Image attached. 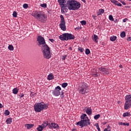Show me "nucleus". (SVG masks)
Wrapping results in <instances>:
<instances>
[{"label":"nucleus","instance_id":"obj_41","mask_svg":"<svg viewBox=\"0 0 131 131\" xmlns=\"http://www.w3.org/2000/svg\"><path fill=\"white\" fill-rule=\"evenodd\" d=\"M66 58H67V55H64L62 57V60H64L66 59Z\"/></svg>","mask_w":131,"mask_h":131},{"label":"nucleus","instance_id":"obj_5","mask_svg":"<svg viewBox=\"0 0 131 131\" xmlns=\"http://www.w3.org/2000/svg\"><path fill=\"white\" fill-rule=\"evenodd\" d=\"M49 108V105L43 102L36 103L34 105V110L36 112H41L43 110H47Z\"/></svg>","mask_w":131,"mask_h":131},{"label":"nucleus","instance_id":"obj_24","mask_svg":"<svg viewBox=\"0 0 131 131\" xmlns=\"http://www.w3.org/2000/svg\"><path fill=\"white\" fill-rule=\"evenodd\" d=\"M103 131H111V126L110 125L107 126V127L105 128Z\"/></svg>","mask_w":131,"mask_h":131},{"label":"nucleus","instance_id":"obj_15","mask_svg":"<svg viewBox=\"0 0 131 131\" xmlns=\"http://www.w3.org/2000/svg\"><path fill=\"white\" fill-rule=\"evenodd\" d=\"M49 121H45L41 125L43 128H46L47 126H49Z\"/></svg>","mask_w":131,"mask_h":131},{"label":"nucleus","instance_id":"obj_37","mask_svg":"<svg viewBox=\"0 0 131 131\" xmlns=\"http://www.w3.org/2000/svg\"><path fill=\"white\" fill-rule=\"evenodd\" d=\"M80 23L81 25H86V21L85 20H82Z\"/></svg>","mask_w":131,"mask_h":131},{"label":"nucleus","instance_id":"obj_39","mask_svg":"<svg viewBox=\"0 0 131 131\" xmlns=\"http://www.w3.org/2000/svg\"><path fill=\"white\" fill-rule=\"evenodd\" d=\"M23 7L24 9H28V4H25L23 5Z\"/></svg>","mask_w":131,"mask_h":131},{"label":"nucleus","instance_id":"obj_49","mask_svg":"<svg viewBox=\"0 0 131 131\" xmlns=\"http://www.w3.org/2000/svg\"><path fill=\"white\" fill-rule=\"evenodd\" d=\"M127 40L128 41H130V40H131L130 37H129L127 39Z\"/></svg>","mask_w":131,"mask_h":131},{"label":"nucleus","instance_id":"obj_40","mask_svg":"<svg viewBox=\"0 0 131 131\" xmlns=\"http://www.w3.org/2000/svg\"><path fill=\"white\" fill-rule=\"evenodd\" d=\"M120 3H121V4H122V5H123L124 6H125V5H126V3H125V2H124V1L121 0Z\"/></svg>","mask_w":131,"mask_h":131},{"label":"nucleus","instance_id":"obj_50","mask_svg":"<svg viewBox=\"0 0 131 131\" xmlns=\"http://www.w3.org/2000/svg\"><path fill=\"white\" fill-rule=\"evenodd\" d=\"M3 104H2V103H0V109L1 108H3Z\"/></svg>","mask_w":131,"mask_h":131},{"label":"nucleus","instance_id":"obj_10","mask_svg":"<svg viewBox=\"0 0 131 131\" xmlns=\"http://www.w3.org/2000/svg\"><path fill=\"white\" fill-rule=\"evenodd\" d=\"M61 90L62 89H61V87H60V86H56L54 90L52 91V95L53 96H55V97H59V96L61 95V92H60Z\"/></svg>","mask_w":131,"mask_h":131},{"label":"nucleus","instance_id":"obj_28","mask_svg":"<svg viewBox=\"0 0 131 131\" xmlns=\"http://www.w3.org/2000/svg\"><path fill=\"white\" fill-rule=\"evenodd\" d=\"M42 129H43V128L40 125H38V127L37 128V130L38 131H42Z\"/></svg>","mask_w":131,"mask_h":131},{"label":"nucleus","instance_id":"obj_56","mask_svg":"<svg viewBox=\"0 0 131 131\" xmlns=\"http://www.w3.org/2000/svg\"><path fill=\"white\" fill-rule=\"evenodd\" d=\"M129 131H131V129H130L129 130Z\"/></svg>","mask_w":131,"mask_h":131},{"label":"nucleus","instance_id":"obj_17","mask_svg":"<svg viewBox=\"0 0 131 131\" xmlns=\"http://www.w3.org/2000/svg\"><path fill=\"white\" fill-rule=\"evenodd\" d=\"M6 122L7 124H11L13 122V119L12 118H8L6 119Z\"/></svg>","mask_w":131,"mask_h":131},{"label":"nucleus","instance_id":"obj_13","mask_svg":"<svg viewBox=\"0 0 131 131\" xmlns=\"http://www.w3.org/2000/svg\"><path fill=\"white\" fill-rule=\"evenodd\" d=\"M111 2L114 4V5H115V6H118V7H121L122 6V4L116 0H111Z\"/></svg>","mask_w":131,"mask_h":131},{"label":"nucleus","instance_id":"obj_20","mask_svg":"<svg viewBox=\"0 0 131 131\" xmlns=\"http://www.w3.org/2000/svg\"><path fill=\"white\" fill-rule=\"evenodd\" d=\"M19 92V90H18V88H14L12 90V93L14 94V95H17L18 93Z\"/></svg>","mask_w":131,"mask_h":131},{"label":"nucleus","instance_id":"obj_14","mask_svg":"<svg viewBox=\"0 0 131 131\" xmlns=\"http://www.w3.org/2000/svg\"><path fill=\"white\" fill-rule=\"evenodd\" d=\"M25 127H27V129H30V128H32L34 126V124H26L25 125Z\"/></svg>","mask_w":131,"mask_h":131},{"label":"nucleus","instance_id":"obj_29","mask_svg":"<svg viewBox=\"0 0 131 131\" xmlns=\"http://www.w3.org/2000/svg\"><path fill=\"white\" fill-rule=\"evenodd\" d=\"M100 117H101V115L100 114H97L94 116V119H95V120H97V119H99Z\"/></svg>","mask_w":131,"mask_h":131},{"label":"nucleus","instance_id":"obj_55","mask_svg":"<svg viewBox=\"0 0 131 131\" xmlns=\"http://www.w3.org/2000/svg\"><path fill=\"white\" fill-rule=\"evenodd\" d=\"M125 8H127V6H125Z\"/></svg>","mask_w":131,"mask_h":131},{"label":"nucleus","instance_id":"obj_11","mask_svg":"<svg viewBox=\"0 0 131 131\" xmlns=\"http://www.w3.org/2000/svg\"><path fill=\"white\" fill-rule=\"evenodd\" d=\"M48 127L50 129H53V128H54V129H59V125H58V124L55 122H51L49 123Z\"/></svg>","mask_w":131,"mask_h":131},{"label":"nucleus","instance_id":"obj_26","mask_svg":"<svg viewBox=\"0 0 131 131\" xmlns=\"http://www.w3.org/2000/svg\"><path fill=\"white\" fill-rule=\"evenodd\" d=\"M8 49L9 51H14V46H13V45H9Z\"/></svg>","mask_w":131,"mask_h":131},{"label":"nucleus","instance_id":"obj_8","mask_svg":"<svg viewBox=\"0 0 131 131\" xmlns=\"http://www.w3.org/2000/svg\"><path fill=\"white\" fill-rule=\"evenodd\" d=\"M125 102L124 108L125 110H128L131 107V94L126 95L125 97Z\"/></svg>","mask_w":131,"mask_h":131},{"label":"nucleus","instance_id":"obj_51","mask_svg":"<svg viewBox=\"0 0 131 131\" xmlns=\"http://www.w3.org/2000/svg\"><path fill=\"white\" fill-rule=\"evenodd\" d=\"M82 2H84V4H85V3H86V1H85V0H81Z\"/></svg>","mask_w":131,"mask_h":131},{"label":"nucleus","instance_id":"obj_34","mask_svg":"<svg viewBox=\"0 0 131 131\" xmlns=\"http://www.w3.org/2000/svg\"><path fill=\"white\" fill-rule=\"evenodd\" d=\"M108 19L110 20V21H114V18H113V16L112 15H110L108 16Z\"/></svg>","mask_w":131,"mask_h":131},{"label":"nucleus","instance_id":"obj_2","mask_svg":"<svg viewBox=\"0 0 131 131\" xmlns=\"http://www.w3.org/2000/svg\"><path fill=\"white\" fill-rule=\"evenodd\" d=\"M37 41L39 43L38 46L41 48V51L44 58L47 59H51V57H52L51 48L46 43L45 38L39 35L37 37Z\"/></svg>","mask_w":131,"mask_h":131},{"label":"nucleus","instance_id":"obj_36","mask_svg":"<svg viewBox=\"0 0 131 131\" xmlns=\"http://www.w3.org/2000/svg\"><path fill=\"white\" fill-rule=\"evenodd\" d=\"M12 15H13V17H14V18H17V12L14 11L13 12V14Z\"/></svg>","mask_w":131,"mask_h":131},{"label":"nucleus","instance_id":"obj_12","mask_svg":"<svg viewBox=\"0 0 131 131\" xmlns=\"http://www.w3.org/2000/svg\"><path fill=\"white\" fill-rule=\"evenodd\" d=\"M98 69L99 71H100L101 72H102V73H103V74H104V75L109 74V71L107 69H106L104 67H100Z\"/></svg>","mask_w":131,"mask_h":131},{"label":"nucleus","instance_id":"obj_48","mask_svg":"<svg viewBox=\"0 0 131 131\" xmlns=\"http://www.w3.org/2000/svg\"><path fill=\"white\" fill-rule=\"evenodd\" d=\"M119 125H123L124 123H122V122H119Z\"/></svg>","mask_w":131,"mask_h":131},{"label":"nucleus","instance_id":"obj_33","mask_svg":"<svg viewBox=\"0 0 131 131\" xmlns=\"http://www.w3.org/2000/svg\"><path fill=\"white\" fill-rule=\"evenodd\" d=\"M67 85H68V83H66V82L63 83L61 84V86H62V88H63V89H65V88H66V86H67Z\"/></svg>","mask_w":131,"mask_h":131},{"label":"nucleus","instance_id":"obj_53","mask_svg":"<svg viewBox=\"0 0 131 131\" xmlns=\"http://www.w3.org/2000/svg\"><path fill=\"white\" fill-rule=\"evenodd\" d=\"M119 67H120V68H121L122 67V65L120 64V65H119Z\"/></svg>","mask_w":131,"mask_h":131},{"label":"nucleus","instance_id":"obj_58","mask_svg":"<svg viewBox=\"0 0 131 131\" xmlns=\"http://www.w3.org/2000/svg\"><path fill=\"white\" fill-rule=\"evenodd\" d=\"M130 1V2H131V0H129Z\"/></svg>","mask_w":131,"mask_h":131},{"label":"nucleus","instance_id":"obj_43","mask_svg":"<svg viewBox=\"0 0 131 131\" xmlns=\"http://www.w3.org/2000/svg\"><path fill=\"white\" fill-rule=\"evenodd\" d=\"M24 96V94H20V95H19V99H21V98H23Z\"/></svg>","mask_w":131,"mask_h":131},{"label":"nucleus","instance_id":"obj_19","mask_svg":"<svg viewBox=\"0 0 131 131\" xmlns=\"http://www.w3.org/2000/svg\"><path fill=\"white\" fill-rule=\"evenodd\" d=\"M99 38V37H98V35L94 34V37L93 38V40H94V41H95V42L98 43V39Z\"/></svg>","mask_w":131,"mask_h":131},{"label":"nucleus","instance_id":"obj_42","mask_svg":"<svg viewBox=\"0 0 131 131\" xmlns=\"http://www.w3.org/2000/svg\"><path fill=\"white\" fill-rule=\"evenodd\" d=\"M49 40H50V41H51V42H52L53 43L55 42V40L54 39H49Z\"/></svg>","mask_w":131,"mask_h":131},{"label":"nucleus","instance_id":"obj_57","mask_svg":"<svg viewBox=\"0 0 131 131\" xmlns=\"http://www.w3.org/2000/svg\"><path fill=\"white\" fill-rule=\"evenodd\" d=\"M101 1H102V2L104 1V0H101Z\"/></svg>","mask_w":131,"mask_h":131},{"label":"nucleus","instance_id":"obj_54","mask_svg":"<svg viewBox=\"0 0 131 131\" xmlns=\"http://www.w3.org/2000/svg\"><path fill=\"white\" fill-rule=\"evenodd\" d=\"M75 129H74V128H73L72 130V131H75Z\"/></svg>","mask_w":131,"mask_h":131},{"label":"nucleus","instance_id":"obj_18","mask_svg":"<svg viewBox=\"0 0 131 131\" xmlns=\"http://www.w3.org/2000/svg\"><path fill=\"white\" fill-rule=\"evenodd\" d=\"M92 108H90L89 107L87 108L86 110V113L88 115H92Z\"/></svg>","mask_w":131,"mask_h":131},{"label":"nucleus","instance_id":"obj_35","mask_svg":"<svg viewBox=\"0 0 131 131\" xmlns=\"http://www.w3.org/2000/svg\"><path fill=\"white\" fill-rule=\"evenodd\" d=\"M95 126L97 127V129L98 131H101V129H100V126H99V124L96 123Z\"/></svg>","mask_w":131,"mask_h":131},{"label":"nucleus","instance_id":"obj_22","mask_svg":"<svg viewBox=\"0 0 131 131\" xmlns=\"http://www.w3.org/2000/svg\"><path fill=\"white\" fill-rule=\"evenodd\" d=\"M116 39H117V37L116 36H112L110 37V40L111 41H115V40H116Z\"/></svg>","mask_w":131,"mask_h":131},{"label":"nucleus","instance_id":"obj_16","mask_svg":"<svg viewBox=\"0 0 131 131\" xmlns=\"http://www.w3.org/2000/svg\"><path fill=\"white\" fill-rule=\"evenodd\" d=\"M104 12H105L104 9H99V11L97 12V16H101L102 14H104Z\"/></svg>","mask_w":131,"mask_h":131},{"label":"nucleus","instance_id":"obj_23","mask_svg":"<svg viewBox=\"0 0 131 131\" xmlns=\"http://www.w3.org/2000/svg\"><path fill=\"white\" fill-rule=\"evenodd\" d=\"M126 116H128L129 117L130 116V114L128 112L124 113L123 114V117H126Z\"/></svg>","mask_w":131,"mask_h":131},{"label":"nucleus","instance_id":"obj_27","mask_svg":"<svg viewBox=\"0 0 131 131\" xmlns=\"http://www.w3.org/2000/svg\"><path fill=\"white\" fill-rule=\"evenodd\" d=\"M4 114L6 116H8L10 115V111L8 110H5V112H4Z\"/></svg>","mask_w":131,"mask_h":131},{"label":"nucleus","instance_id":"obj_44","mask_svg":"<svg viewBox=\"0 0 131 131\" xmlns=\"http://www.w3.org/2000/svg\"><path fill=\"white\" fill-rule=\"evenodd\" d=\"M127 20H128V19H127V18H126L123 19V23H125V22H126V21H127Z\"/></svg>","mask_w":131,"mask_h":131},{"label":"nucleus","instance_id":"obj_7","mask_svg":"<svg viewBox=\"0 0 131 131\" xmlns=\"http://www.w3.org/2000/svg\"><path fill=\"white\" fill-rule=\"evenodd\" d=\"M74 38H75V36L70 33H63L59 36V39L62 41H64V40L67 41L71 39H74Z\"/></svg>","mask_w":131,"mask_h":131},{"label":"nucleus","instance_id":"obj_32","mask_svg":"<svg viewBox=\"0 0 131 131\" xmlns=\"http://www.w3.org/2000/svg\"><path fill=\"white\" fill-rule=\"evenodd\" d=\"M40 7H41V8L46 9V8H47V3L41 4L40 5Z\"/></svg>","mask_w":131,"mask_h":131},{"label":"nucleus","instance_id":"obj_47","mask_svg":"<svg viewBox=\"0 0 131 131\" xmlns=\"http://www.w3.org/2000/svg\"><path fill=\"white\" fill-rule=\"evenodd\" d=\"M93 18L94 20H96V15L94 14L92 15Z\"/></svg>","mask_w":131,"mask_h":131},{"label":"nucleus","instance_id":"obj_30","mask_svg":"<svg viewBox=\"0 0 131 131\" xmlns=\"http://www.w3.org/2000/svg\"><path fill=\"white\" fill-rule=\"evenodd\" d=\"M78 50L80 52V53H83V52H84V49L80 47L78 48Z\"/></svg>","mask_w":131,"mask_h":131},{"label":"nucleus","instance_id":"obj_1","mask_svg":"<svg viewBox=\"0 0 131 131\" xmlns=\"http://www.w3.org/2000/svg\"><path fill=\"white\" fill-rule=\"evenodd\" d=\"M58 2L60 6L62 14H65V12L67 13L68 12V10H72L73 11L79 10L81 6L80 3L75 0L68 1L67 4L66 0H58Z\"/></svg>","mask_w":131,"mask_h":131},{"label":"nucleus","instance_id":"obj_21","mask_svg":"<svg viewBox=\"0 0 131 131\" xmlns=\"http://www.w3.org/2000/svg\"><path fill=\"white\" fill-rule=\"evenodd\" d=\"M48 80H52V79H54V75H53V74H50L48 76Z\"/></svg>","mask_w":131,"mask_h":131},{"label":"nucleus","instance_id":"obj_9","mask_svg":"<svg viewBox=\"0 0 131 131\" xmlns=\"http://www.w3.org/2000/svg\"><path fill=\"white\" fill-rule=\"evenodd\" d=\"M60 23L59 24V27L63 31H66V24L65 20L64 19V16L62 15L60 16Z\"/></svg>","mask_w":131,"mask_h":131},{"label":"nucleus","instance_id":"obj_46","mask_svg":"<svg viewBox=\"0 0 131 131\" xmlns=\"http://www.w3.org/2000/svg\"><path fill=\"white\" fill-rule=\"evenodd\" d=\"M93 76H94V77H98V76H99V75H98V74H94Z\"/></svg>","mask_w":131,"mask_h":131},{"label":"nucleus","instance_id":"obj_3","mask_svg":"<svg viewBox=\"0 0 131 131\" xmlns=\"http://www.w3.org/2000/svg\"><path fill=\"white\" fill-rule=\"evenodd\" d=\"M33 17L35 18L40 23H46L48 20V16L45 12L41 11H35L33 13Z\"/></svg>","mask_w":131,"mask_h":131},{"label":"nucleus","instance_id":"obj_31","mask_svg":"<svg viewBox=\"0 0 131 131\" xmlns=\"http://www.w3.org/2000/svg\"><path fill=\"white\" fill-rule=\"evenodd\" d=\"M85 54H86V55H90V54H91V51L89 49H86L85 50Z\"/></svg>","mask_w":131,"mask_h":131},{"label":"nucleus","instance_id":"obj_45","mask_svg":"<svg viewBox=\"0 0 131 131\" xmlns=\"http://www.w3.org/2000/svg\"><path fill=\"white\" fill-rule=\"evenodd\" d=\"M123 125H126L127 126H129V123H124Z\"/></svg>","mask_w":131,"mask_h":131},{"label":"nucleus","instance_id":"obj_52","mask_svg":"<svg viewBox=\"0 0 131 131\" xmlns=\"http://www.w3.org/2000/svg\"><path fill=\"white\" fill-rule=\"evenodd\" d=\"M69 49L71 51H72V47H69Z\"/></svg>","mask_w":131,"mask_h":131},{"label":"nucleus","instance_id":"obj_4","mask_svg":"<svg viewBox=\"0 0 131 131\" xmlns=\"http://www.w3.org/2000/svg\"><path fill=\"white\" fill-rule=\"evenodd\" d=\"M81 120L77 122V125L80 126L81 128H82L83 126H88V125H91V120L89 119V117L85 114H82L81 117Z\"/></svg>","mask_w":131,"mask_h":131},{"label":"nucleus","instance_id":"obj_6","mask_svg":"<svg viewBox=\"0 0 131 131\" xmlns=\"http://www.w3.org/2000/svg\"><path fill=\"white\" fill-rule=\"evenodd\" d=\"M78 92L80 95H85L90 92L89 84L85 82L81 83L78 88Z\"/></svg>","mask_w":131,"mask_h":131},{"label":"nucleus","instance_id":"obj_38","mask_svg":"<svg viewBox=\"0 0 131 131\" xmlns=\"http://www.w3.org/2000/svg\"><path fill=\"white\" fill-rule=\"evenodd\" d=\"M60 98H61V99H63L64 98V92H63V91H62L61 92V94H60Z\"/></svg>","mask_w":131,"mask_h":131},{"label":"nucleus","instance_id":"obj_25","mask_svg":"<svg viewBox=\"0 0 131 131\" xmlns=\"http://www.w3.org/2000/svg\"><path fill=\"white\" fill-rule=\"evenodd\" d=\"M120 36L122 38L125 37V32L123 31L120 33Z\"/></svg>","mask_w":131,"mask_h":131}]
</instances>
